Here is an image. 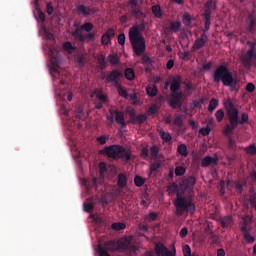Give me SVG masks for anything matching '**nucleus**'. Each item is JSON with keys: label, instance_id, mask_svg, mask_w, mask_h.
I'll use <instances>...</instances> for the list:
<instances>
[{"label": "nucleus", "instance_id": "ddd939ff", "mask_svg": "<svg viewBox=\"0 0 256 256\" xmlns=\"http://www.w3.org/2000/svg\"><path fill=\"white\" fill-rule=\"evenodd\" d=\"M77 14L81 17H89L90 15H95L97 10L91 6H86L85 4H80L76 6Z\"/></svg>", "mask_w": 256, "mask_h": 256}, {"label": "nucleus", "instance_id": "473e14b6", "mask_svg": "<svg viewBox=\"0 0 256 256\" xmlns=\"http://www.w3.org/2000/svg\"><path fill=\"white\" fill-rule=\"evenodd\" d=\"M151 11H152L154 17H156V19H161L162 14H161V6L160 5L152 6Z\"/></svg>", "mask_w": 256, "mask_h": 256}, {"label": "nucleus", "instance_id": "9d476101", "mask_svg": "<svg viewBox=\"0 0 256 256\" xmlns=\"http://www.w3.org/2000/svg\"><path fill=\"white\" fill-rule=\"evenodd\" d=\"M247 45L250 46V48L247 50V52L242 55L241 61L244 65V67H251L253 63L256 61V53H255V43L248 41Z\"/></svg>", "mask_w": 256, "mask_h": 256}, {"label": "nucleus", "instance_id": "c85d7f7f", "mask_svg": "<svg viewBox=\"0 0 256 256\" xmlns=\"http://www.w3.org/2000/svg\"><path fill=\"white\" fill-rule=\"evenodd\" d=\"M159 135L164 143H170L171 139H173L171 134L169 132H165L164 130H160Z\"/></svg>", "mask_w": 256, "mask_h": 256}, {"label": "nucleus", "instance_id": "bf43d9fd", "mask_svg": "<svg viewBox=\"0 0 256 256\" xmlns=\"http://www.w3.org/2000/svg\"><path fill=\"white\" fill-rule=\"evenodd\" d=\"M246 153H248V155H256V147H255V145H251L250 147H248L246 149Z\"/></svg>", "mask_w": 256, "mask_h": 256}, {"label": "nucleus", "instance_id": "6e6552de", "mask_svg": "<svg viewBox=\"0 0 256 256\" xmlns=\"http://www.w3.org/2000/svg\"><path fill=\"white\" fill-rule=\"evenodd\" d=\"M49 57L51 61L50 73L54 79H61V72L59 71V51L56 48H49Z\"/></svg>", "mask_w": 256, "mask_h": 256}, {"label": "nucleus", "instance_id": "5701e85b", "mask_svg": "<svg viewBox=\"0 0 256 256\" xmlns=\"http://www.w3.org/2000/svg\"><path fill=\"white\" fill-rule=\"evenodd\" d=\"M219 223L221 227H223L224 229H227V227H231V225H233V217L224 216L222 218H219Z\"/></svg>", "mask_w": 256, "mask_h": 256}, {"label": "nucleus", "instance_id": "f704fd0d", "mask_svg": "<svg viewBox=\"0 0 256 256\" xmlns=\"http://www.w3.org/2000/svg\"><path fill=\"white\" fill-rule=\"evenodd\" d=\"M182 23L185 25V27H189L191 25V14L185 12L182 17Z\"/></svg>", "mask_w": 256, "mask_h": 256}, {"label": "nucleus", "instance_id": "58836bf2", "mask_svg": "<svg viewBox=\"0 0 256 256\" xmlns=\"http://www.w3.org/2000/svg\"><path fill=\"white\" fill-rule=\"evenodd\" d=\"M248 31L249 33H255V18L253 16L248 19Z\"/></svg>", "mask_w": 256, "mask_h": 256}, {"label": "nucleus", "instance_id": "72a5a7b5", "mask_svg": "<svg viewBox=\"0 0 256 256\" xmlns=\"http://www.w3.org/2000/svg\"><path fill=\"white\" fill-rule=\"evenodd\" d=\"M180 29H181V22L172 21L170 23V30H172L173 33H177Z\"/></svg>", "mask_w": 256, "mask_h": 256}, {"label": "nucleus", "instance_id": "7c9ffc66", "mask_svg": "<svg viewBox=\"0 0 256 256\" xmlns=\"http://www.w3.org/2000/svg\"><path fill=\"white\" fill-rule=\"evenodd\" d=\"M124 75L128 81H133L135 79V71L133 68H127L124 71Z\"/></svg>", "mask_w": 256, "mask_h": 256}, {"label": "nucleus", "instance_id": "9b49d317", "mask_svg": "<svg viewBox=\"0 0 256 256\" xmlns=\"http://www.w3.org/2000/svg\"><path fill=\"white\" fill-rule=\"evenodd\" d=\"M123 77V73L119 70H112L110 73L107 75H104L102 79H105L107 83H113L114 87L119 86V79Z\"/></svg>", "mask_w": 256, "mask_h": 256}, {"label": "nucleus", "instance_id": "37998d69", "mask_svg": "<svg viewBox=\"0 0 256 256\" xmlns=\"http://www.w3.org/2000/svg\"><path fill=\"white\" fill-rule=\"evenodd\" d=\"M150 155H151L152 159H157V157L159 155V147H157V145H153L150 148Z\"/></svg>", "mask_w": 256, "mask_h": 256}, {"label": "nucleus", "instance_id": "338daca9", "mask_svg": "<svg viewBox=\"0 0 256 256\" xmlns=\"http://www.w3.org/2000/svg\"><path fill=\"white\" fill-rule=\"evenodd\" d=\"M118 43H119V45H125V34L124 33H121L118 36Z\"/></svg>", "mask_w": 256, "mask_h": 256}, {"label": "nucleus", "instance_id": "13d9d810", "mask_svg": "<svg viewBox=\"0 0 256 256\" xmlns=\"http://www.w3.org/2000/svg\"><path fill=\"white\" fill-rule=\"evenodd\" d=\"M200 133L201 135H203V137H207V135L211 133V128L209 126H207L206 128H202L200 129Z\"/></svg>", "mask_w": 256, "mask_h": 256}, {"label": "nucleus", "instance_id": "4d7b16f0", "mask_svg": "<svg viewBox=\"0 0 256 256\" xmlns=\"http://www.w3.org/2000/svg\"><path fill=\"white\" fill-rule=\"evenodd\" d=\"M53 11H55V8H53V3L48 2V3L46 4V13H47L48 15H51V14L53 13Z\"/></svg>", "mask_w": 256, "mask_h": 256}, {"label": "nucleus", "instance_id": "6e6d98bb", "mask_svg": "<svg viewBox=\"0 0 256 256\" xmlns=\"http://www.w3.org/2000/svg\"><path fill=\"white\" fill-rule=\"evenodd\" d=\"M101 43L102 45H109V43H111V38L106 34H103L101 37Z\"/></svg>", "mask_w": 256, "mask_h": 256}, {"label": "nucleus", "instance_id": "7ed1b4c3", "mask_svg": "<svg viewBox=\"0 0 256 256\" xmlns=\"http://www.w3.org/2000/svg\"><path fill=\"white\" fill-rule=\"evenodd\" d=\"M214 83H222L224 87H230L231 91H237L239 80L233 76V72L225 65H219L213 73Z\"/></svg>", "mask_w": 256, "mask_h": 256}, {"label": "nucleus", "instance_id": "3c124183", "mask_svg": "<svg viewBox=\"0 0 256 256\" xmlns=\"http://www.w3.org/2000/svg\"><path fill=\"white\" fill-rule=\"evenodd\" d=\"M204 19V27L206 29H211V16H203Z\"/></svg>", "mask_w": 256, "mask_h": 256}, {"label": "nucleus", "instance_id": "c756f323", "mask_svg": "<svg viewBox=\"0 0 256 256\" xmlns=\"http://www.w3.org/2000/svg\"><path fill=\"white\" fill-rule=\"evenodd\" d=\"M217 107H219V100L212 98L208 105V111L210 113H213V111L217 109Z\"/></svg>", "mask_w": 256, "mask_h": 256}, {"label": "nucleus", "instance_id": "c03bdc74", "mask_svg": "<svg viewBox=\"0 0 256 256\" xmlns=\"http://www.w3.org/2000/svg\"><path fill=\"white\" fill-rule=\"evenodd\" d=\"M116 88L118 89V95H120V97H124V99L129 98V94L127 93V90H125V88L121 87V85Z\"/></svg>", "mask_w": 256, "mask_h": 256}, {"label": "nucleus", "instance_id": "2eb2a0df", "mask_svg": "<svg viewBox=\"0 0 256 256\" xmlns=\"http://www.w3.org/2000/svg\"><path fill=\"white\" fill-rule=\"evenodd\" d=\"M156 256H175V252L168 250V248L163 243L155 244Z\"/></svg>", "mask_w": 256, "mask_h": 256}, {"label": "nucleus", "instance_id": "a211bd4d", "mask_svg": "<svg viewBox=\"0 0 256 256\" xmlns=\"http://www.w3.org/2000/svg\"><path fill=\"white\" fill-rule=\"evenodd\" d=\"M217 9V4L213 0H209L204 4V13L202 17H211L213 11Z\"/></svg>", "mask_w": 256, "mask_h": 256}, {"label": "nucleus", "instance_id": "09e8293b", "mask_svg": "<svg viewBox=\"0 0 256 256\" xmlns=\"http://www.w3.org/2000/svg\"><path fill=\"white\" fill-rule=\"evenodd\" d=\"M83 207H84V211H86V213H91V211H93V209L95 208L93 203H84Z\"/></svg>", "mask_w": 256, "mask_h": 256}, {"label": "nucleus", "instance_id": "79ce46f5", "mask_svg": "<svg viewBox=\"0 0 256 256\" xmlns=\"http://www.w3.org/2000/svg\"><path fill=\"white\" fill-rule=\"evenodd\" d=\"M215 118L218 121V123H221V121L225 119V112L223 111V109H219L218 111H216Z\"/></svg>", "mask_w": 256, "mask_h": 256}, {"label": "nucleus", "instance_id": "bb28decb", "mask_svg": "<svg viewBox=\"0 0 256 256\" xmlns=\"http://www.w3.org/2000/svg\"><path fill=\"white\" fill-rule=\"evenodd\" d=\"M177 153H179V155H181L182 157H187V155H189V151L187 150V145L179 144L177 146Z\"/></svg>", "mask_w": 256, "mask_h": 256}, {"label": "nucleus", "instance_id": "aec40b11", "mask_svg": "<svg viewBox=\"0 0 256 256\" xmlns=\"http://www.w3.org/2000/svg\"><path fill=\"white\" fill-rule=\"evenodd\" d=\"M145 27H147V23H145V20H140V24H135L129 29V33H133L134 31L137 32L138 36H143L141 34L142 31H145Z\"/></svg>", "mask_w": 256, "mask_h": 256}, {"label": "nucleus", "instance_id": "052dcab7", "mask_svg": "<svg viewBox=\"0 0 256 256\" xmlns=\"http://www.w3.org/2000/svg\"><path fill=\"white\" fill-rule=\"evenodd\" d=\"M183 255L190 256L191 255V247L189 245H185L183 247Z\"/></svg>", "mask_w": 256, "mask_h": 256}, {"label": "nucleus", "instance_id": "680f3d73", "mask_svg": "<svg viewBox=\"0 0 256 256\" xmlns=\"http://www.w3.org/2000/svg\"><path fill=\"white\" fill-rule=\"evenodd\" d=\"M188 234H189V230L187 229V227H184L181 229L179 235L182 239H185V237H187Z\"/></svg>", "mask_w": 256, "mask_h": 256}, {"label": "nucleus", "instance_id": "20e7f679", "mask_svg": "<svg viewBox=\"0 0 256 256\" xmlns=\"http://www.w3.org/2000/svg\"><path fill=\"white\" fill-rule=\"evenodd\" d=\"M75 29L71 31V35L76 41L83 45L84 43H91L95 41V32H92L95 29V25L91 22H85L84 24L78 25L74 24Z\"/></svg>", "mask_w": 256, "mask_h": 256}, {"label": "nucleus", "instance_id": "f257e3e1", "mask_svg": "<svg viewBox=\"0 0 256 256\" xmlns=\"http://www.w3.org/2000/svg\"><path fill=\"white\" fill-rule=\"evenodd\" d=\"M126 251L133 255V253H137V245L133 242V237H125L120 238L118 241L110 240L104 243V246H98V254L99 256H111L109 251Z\"/></svg>", "mask_w": 256, "mask_h": 256}, {"label": "nucleus", "instance_id": "f3484780", "mask_svg": "<svg viewBox=\"0 0 256 256\" xmlns=\"http://www.w3.org/2000/svg\"><path fill=\"white\" fill-rule=\"evenodd\" d=\"M196 183H197V179H195L194 176H189L182 181L181 187L182 189H184V191H187V190L191 191L193 190V187H195Z\"/></svg>", "mask_w": 256, "mask_h": 256}, {"label": "nucleus", "instance_id": "864d4df0", "mask_svg": "<svg viewBox=\"0 0 256 256\" xmlns=\"http://www.w3.org/2000/svg\"><path fill=\"white\" fill-rule=\"evenodd\" d=\"M107 139H109V137L102 135L96 138L97 142L99 143V145H105L107 143Z\"/></svg>", "mask_w": 256, "mask_h": 256}, {"label": "nucleus", "instance_id": "a19ab883", "mask_svg": "<svg viewBox=\"0 0 256 256\" xmlns=\"http://www.w3.org/2000/svg\"><path fill=\"white\" fill-rule=\"evenodd\" d=\"M134 185H136V187H143V185H145V178L141 176H135Z\"/></svg>", "mask_w": 256, "mask_h": 256}, {"label": "nucleus", "instance_id": "49530a36", "mask_svg": "<svg viewBox=\"0 0 256 256\" xmlns=\"http://www.w3.org/2000/svg\"><path fill=\"white\" fill-rule=\"evenodd\" d=\"M98 64L100 65L101 69H106L107 68V62L105 61V56L104 55L99 56Z\"/></svg>", "mask_w": 256, "mask_h": 256}, {"label": "nucleus", "instance_id": "5fc2aeb1", "mask_svg": "<svg viewBox=\"0 0 256 256\" xmlns=\"http://www.w3.org/2000/svg\"><path fill=\"white\" fill-rule=\"evenodd\" d=\"M152 61H151V58L147 55H144L142 57V65H146V66H149V65H152Z\"/></svg>", "mask_w": 256, "mask_h": 256}, {"label": "nucleus", "instance_id": "e2e57ef3", "mask_svg": "<svg viewBox=\"0 0 256 256\" xmlns=\"http://www.w3.org/2000/svg\"><path fill=\"white\" fill-rule=\"evenodd\" d=\"M246 91H248V93H253L255 91V84L253 83H248L246 85Z\"/></svg>", "mask_w": 256, "mask_h": 256}, {"label": "nucleus", "instance_id": "0eeeda50", "mask_svg": "<svg viewBox=\"0 0 256 256\" xmlns=\"http://www.w3.org/2000/svg\"><path fill=\"white\" fill-rule=\"evenodd\" d=\"M130 43L132 45L133 52L137 57H141L142 53H145V38L143 36H139L137 31L132 33H128Z\"/></svg>", "mask_w": 256, "mask_h": 256}, {"label": "nucleus", "instance_id": "de8ad7c7", "mask_svg": "<svg viewBox=\"0 0 256 256\" xmlns=\"http://www.w3.org/2000/svg\"><path fill=\"white\" fill-rule=\"evenodd\" d=\"M173 125H176L177 127H182L183 126V118L181 115H177L174 118Z\"/></svg>", "mask_w": 256, "mask_h": 256}, {"label": "nucleus", "instance_id": "39448f33", "mask_svg": "<svg viewBox=\"0 0 256 256\" xmlns=\"http://www.w3.org/2000/svg\"><path fill=\"white\" fill-rule=\"evenodd\" d=\"M99 153L100 155H105L108 159H114V161H118V159L131 161V152L118 144L106 146Z\"/></svg>", "mask_w": 256, "mask_h": 256}, {"label": "nucleus", "instance_id": "b1692460", "mask_svg": "<svg viewBox=\"0 0 256 256\" xmlns=\"http://www.w3.org/2000/svg\"><path fill=\"white\" fill-rule=\"evenodd\" d=\"M117 185L118 187H120V189H124V187H127V176L125 174H118Z\"/></svg>", "mask_w": 256, "mask_h": 256}, {"label": "nucleus", "instance_id": "f03ea898", "mask_svg": "<svg viewBox=\"0 0 256 256\" xmlns=\"http://www.w3.org/2000/svg\"><path fill=\"white\" fill-rule=\"evenodd\" d=\"M226 115L230 124H226L222 132L228 138L233 135L234 129H237L239 125H245L249 121V114L246 112H243L241 118H239V109L231 101L226 104Z\"/></svg>", "mask_w": 256, "mask_h": 256}, {"label": "nucleus", "instance_id": "69168bd1", "mask_svg": "<svg viewBox=\"0 0 256 256\" xmlns=\"http://www.w3.org/2000/svg\"><path fill=\"white\" fill-rule=\"evenodd\" d=\"M141 157H143V159H147V157H149V149L142 148V150H141Z\"/></svg>", "mask_w": 256, "mask_h": 256}, {"label": "nucleus", "instance_id": "c9c22d12", "mask_svg": "<svg viewBox=\"0 0 256 256\" xmlns=\"http://www.w3.org/2000/svg\"><path fill=\"white\" fill-rule=\"evenodd\" d=\"M186 172H187V169H185V167L183 166H176L174 170L176 177H183V175H185Z\"/></svg>", "mask_w": 256, "mask_h": 256}, {"label": "nucleus", "instance_id": "8fccbe9b", "mask_svg": "<svg viewBox=\"0 0 256 256\" xmlns=\"http://www.w3.org/2000/svg\"><path fill=\"white\" fill-rule=\"evenodd\" d=\"M37 21L40 23H45V13L41 11V9H38V16L36 17Z\"/></svg>", "mask_w": 256, "mask_h": 256}, {"label": "nucleus", "instance_id": "ea45409f", "mask_svg": "<svg viewBox=\"0 0 256 256\" xmlns=\"http://www.w3.org/2000/svg\"><path fill=\"white\" fill-rule=\"evenodd\" d=\"M126 227L127 225L121 222H116L112 224V229H114V231H123V229H126Z\"/></svg>", "mask_w": 256, "mask_h": 256}, {"label": "nucleus", "instance_id": "603ef678", "mask_svg": "<svg viewBox=\"0 0 256 256\" xmlns=\"http://www.w3.org/2000/svg\"><path fill=\"white\" fill-rule=\"evenodd\" d=\"M249 202L251 207H253L256 210V193H252L250 195Z\"/></svg>", "mask_w": 256, "mask_h": 256}, {"label": "nucleus", "instance_id": "774afa93", "mask_svg": "<svg viewBox=\"0 0 256 256\" xmlns=\"http://www.w3.org/2000/svg\"><path fill=\"white\" fill-rule=\"evenodd\" d=\"M157 213L155 212H151L149 215H148V221H157Z\"/></svg>", "mask_w": 256, "mask_h": 256}, {"label": "nucleus", "instance_id": "f8f14e48", "mask_svg": "<svg viewBox=\"0 0 256 256\" xmlns=\"http://www.w3.org/2000/svg\"><path fill=\"white\" fill-rule=\"evenodd\" d=\"M170 107L180 109L183 106V92H173L170 95Z\"/></svg>", "mask_w": 256, "mask_h": 256}, {"label": "nucleus", "instance_id": "0e129e2a", "mask_svg": "<svg viewBox=\"0 0 256 256\" xmlns=\"http://www.w3.org/2000/svg\"><path fill=\"white\" fill-rule=\"evenodd\" d=\"M157 111H159V109L157 108V105L154 104L149 108L148 113L150 115H155Z\"/></svg>", "mask_w": 256, "mask_h": 256}, {"label": "nucleus", "instance_id": "e433bc0d", "mask_svg": "<svg viewBox=\"0 0 256 256\" xmlns=\"http://www.w3.org/2000/svg\"><path fill=\"white\" fill-rule=\"evenodd\" d=\"M228 149H230V151H235L237 149V141H235L232 136L228 137Z\"/></svg>", "mask_w": 256, "mask_h": 256}, {"label": "nucleus", "instance_id": "4468645a", "mask_svg": "<svg viewBox=\"0 0 256 256\" xmlns=\"http://www.w3.org/2000/svg\"><path fill=\"white\" fill-rule=\"evenodd\" d=\"M207 43H209V36L207 34H201L200 37L194 41L192 49L194 51H199V49H203Z\"/></svg>", "mask_w": 256, "mask_h": 256}, {"label": "nucleus", "instance_id": "1a4fd4ad", "mask_svg": "<svg viewBox=\"0 0 256 256\" xmlns=\"http://www.w3.org/2000/svg\"><path fill=\"white\" fill-rule=\"evenodd\" d=\"M108 121V125L113 127L114 123H117L121 129H125L127 127V123H125V113L119 110H109V114L106 116Z\"/></svg>", "mask_w": 256, "mask_h": 256}, {"label": "nucleus", "instance_id": "2f4dec72", "mask_svg": "<svg viewBox=\"0 0 256 256\" xmlns=\"http://www.w3.org/2000/svg\"><path fill=\"white\" fill-rule=\"evenodd\" d=\"M128 5L131 9H138L143 5V0H129Z\"/></svg>", "mask_w": 256, "mask_h": 256}, {"label": "nucleus", "instance_id": "4be33fe9", "mask_svg": "<svg viewBox=\"0 0 256 256\" xmlns=\"http://www.w3.org/2000/svg\"><path fill=\"white\" fill-rule=\"evenodd\" d=\"M130 121L133 124H135V123H145L147 121V116H145V114L136 115L135 112H132L130 114Z\"/></svg>", "mask_w": 256, "mask_h": 256}, {"label": "nucleus", "instance_id": "a878e982", "mask_svg": "<svg viewBox=\"0 0 256 256\" xmlns=\"http://www.w3.org/2000/svg\"><path fill=\"white\" fill-rule=\"evenodd\" d=\"M157 87L155 86V84H149L146 87V93L147 95H149V97H156L157 96Z\"/></svg>", "mask_w": 256, "mask_h": 256}, {"label": "nucleus", "instance_id": "6ab92c4d", "mask_svg": "<svg viewBox=\"0 0 256 256\" xmlns=\"http://www.w3.org/2000/svg\"><path fill=\"white\" fill-rule=\"evenodd\" d=\"M218 163H219V158L211 157V156H205L201 160V167H210V165H217Z\"/></svg>", "mask_w": 256, "mask_h": 256}, {"label": "nucleus", "instance_id": "a18cd8bd", "mask_svg": "<svg viewBox=\"0 0 256 256\" xmlns=\"http://www.w3.org/2000/svg\"><path fill=\"white\" fill-rule=\"evenodd\" d=\"M63 49H65V51H68V53H71L72 51H75L76 48L71 42L67 41L63 43Z\"/></svg>", "mask_w": 256, "mask_h": 256}, {"label": "nucleus", "instance_id": "423d86ee", "mask_svg": "<svg viewBox=\"0 0 256 256\" xmlns=\"http://www.w3.org/2000/svg\"><path fill=\"white\" fill-rule=\"evenodd\" d=\"M173 205L176 209L175 215H177V217H181L183 213H190V215H194L195 211H197L193 199H191V197L182 196L179 193L176 194Z\"/></svg>", "mask_w": 256, "mask_h": 256}, {"label": "nucleus", "instance_id": "412c9836", "mask_svg": "<svg viewBox=\"0 0 256 256\" xmlns=\"http://www.w3.org/2000/svg\"><path fill=\"white\" fill-rule=\"evenodd\" d=\"M130 15L132 17H135L136 19H138V21H143V20H145V17H147V15H145V12L143 10H141V7L131 9Z\"/></svg>", "mask_w": 256, "mask_h": 256}, {"label": "nucleus", "instance_id": "dca6fc26", "mask_svg": "<svg viewBox=\"0 0 256 256\" xmlns=\"http://www.w3.org/2000/svg\"><path fill=\"white\" fill-rule=\"evenodd\" d=\"M182 81L183 80L180 75H176V76L172 77L171 81H170V91L172 93H177V91H179V89H181Z\"/></svg>", "mask_w": 256, "mask_h": 256}, {"label": "nucleus", "instance_id": "4c0bfd02", "mask_svg": "<svg viewBox=\"0 0 256 256\" xmlns=\"http://www.w3.org/2000/svg\"><path fill=\"white\" fill-rule=\"evenodd\" d=\"M108 61L111 65H118L119 64V55L117 54H110L108 56Z\"/></svg>", "mask_w": 256, "mask_h": 256}, {"label": "nucleus", "instance_id": "cd10ccee", "mask_svg": "<svg viewBox=\"0 0 256 256\" xmlns=\"http://www.w3.org/2000/svg\"><path fill=\"white\" fill-rule=\"evenodd\" d=\"M167 191H168V195H175V193L176 194L179 193L177 192L179 191V186H177V183L172 182L169 184Z\"/></svg>", "mask_w": 256, "mask_h": 256}, {"label": "nucleus", "instance_id": "393cba45", "mask_svg": "<svg viewBox=\"0 0 256 256\" xmlns=\"http://www.w3.org/2000/svg\"><path fill=\"white\" fill-rule=\"evenodd\" d=\"M242 233H243L244 239H245V241H247V243H255V237H253V236H251V234H249V230H247V226L242 227Z\"/></svg>", "mask_w": 256, "mask_h": 256}]
</instances>
